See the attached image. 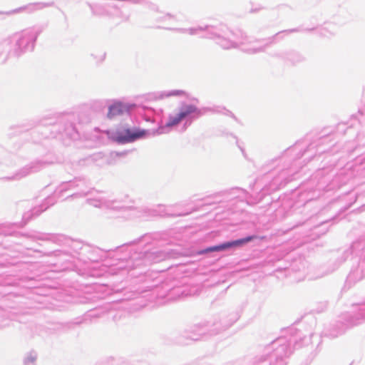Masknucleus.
Returning a JSON list of instances; mask_svg holds the SVG:
<instances>
[{
	"label": "nucleus",
	"instance_id": "1",
	"mask_svg": "<svg viewBox=\"0 0 365 365\" xmlns=\"http://www.w3.org/2000/svg\"><path fill=\"white\" fill-rule=\"evenodd\" d=\"M255 236H249L243 239L235 240L232 242H228L217 246L210 247L207 248L205 252H215V251H221L226 249H228L232 247L235 246H240L243 244H245L247 242H249L252 241V240L255 239Z\"/></svg>",
	"mask_w": 365,
	"mask_h": 365
},
{
	"label": "nucleus",
	"instance_id": "2",
	"mask_svg": "<svg viewBox=\"0 0 365 365\" xmlns=\"http://www.w3.org/2000/svg\"><path fill=\"white\" fill-rule=\"evenodd\" d=\"M128 110V108L122 103H116L109 107L108 117L112 118L115 116L122 115L124 112Z\"/></svg>",
	"mask_w": 365,
	"mask_h": 365
},
{
	"label": "nucleus",
	"instance_id": "3",
	"mask_svg": "<svg viewBox=\"0 0 365 365\" xmlns=\"http://www.w3.org/2000/svg\"><path fill=\"white\" fill-rule=\"evenodd\" d=\"M127 134L128 135L125 138V140L128 142H131L145 136L146 135V131L144 130H138L133 132L127 130Z\"/></svg>",
	"mask_w": 365,
	"mask_h": 365
},
{
	"label": "nucleus",
	"instance_id": "4",
	"mask_svg": "<svg viewBox=\"0 0 365 365\" xmlns=\"http://www.w3.org/2000/svg\"><path fill=\"white\" fill-rule=\"evenodd\" d=\"M182 119V112H180L175 115L170 117L169 120L165 124L166 127H173L179 124Z\"/></svg>",
	"mask_w": 365,
	"mask_h": 365
},
{
	"label": "nucleus",
	"instance_id": "5",
	"mask_svg": "<svg viewBox=\"0 0 365 365\" xmlns=\"http://www.w3.org/2000/svg\"><path fill=\"white\" fill-rule=\"evenodd\" d=\"M197 111V108L193 106H188L185 108H184V117L187 115L195 113Z\"/></svg>",
	"mask_w": 365,
	"mask_h": 365
}]
</instances>
